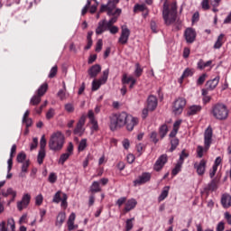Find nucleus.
<instances>
[{
  "mask_svg": "<svg viewBox=\"0 0 231 231\" xmlns=\"http://www.w3.org/2000/svg\"><path fill=\"white\" fill-rule=\"evenodd\" d=\"M124 125H126L127 131H133L134 126L138 125V118L125 112L115 114L110 116L111 131H116V129L124 127Z\"/></svg>",
  "mask_w": 231,
  "mask_h": 231,
  "instance_id": "nucleus-1",
  "label": "nucleus"
},
{
  "mask_svg": "<svg viewBox=\"0 0 231 231\" xmlns=\"http://www.w3.org/2000/svg\"><path fill=\"white\" fill-rule=\"evenodd\" d=\"M178 17V6L176 4H171L169 5L167 2L163 4L162 8V18L164 21V24L166 26H171V24H174L177 28V30L181 29V21L177 20Z\"/></svg>",
  "mask_w": 231,
  "mask_h": 231,
  "instance_id": "nucleus-2",
  "label": "nucleus"
},
{
  "mask_svg": "<svg viewBox=\"0 0 231 231\" xmlns=\"http://www.w3.org/2000/svg\"><path fill=\"white\" fill-rule=\"evenodd\" d=\"M64 143H66L64 134L60 131L54 132L49 140V149L54 152H59V151H62Z\"/></svg>",
  "mask_w": 231,
  "mask_h": 231,
  "instance_id": "nucleus-3",
  "label": "nucleus"
},
{
  "mask_svg": "<svg viewBox=\"0 0 231 231\" xmlns=\"http://www.w3.org/2000/svg\"><path fill=\"white\" fill-rule=\"evenodd\" d=\"M120 3V0H108L107 5H102L99 10V14L106 12L107 15H120L122 9L116 8V5Z\"/></svg>",
  "mask_w": 231,
  "mask_h": 231,
  "instance_id": "nucleus-4",
  "label": "nucleus"
},
{
  "mask_svg": "<svg viewBox=\"0 0 231 231\" xmlns=\"http://www.w3.org/2000/svg\"><path fill=\"white\" fill-rule=\"evenodd\" d=\"M212 128L208 127L207 130L204 133V145L205 148L203 149V146H198L197 147V156L198 158H203V152L208 151L210 149V145L212 144Z\"/></svg>",
  "mask_w": 231,
  "mask_h": 231,
  "instance_id": "nucleus-5",
  "label": "nucleus"
},
{
  "mask_svg": "<svg viewBox=\"0 0 231 231\" xmlns=\"http://www.w3.org/2000/svg\"><path fill=\"white\" fill-rule=\"evenodd\" d=\"M211 113L217 120H226L228 118V108L225 104L217 103L214 105Z\"/></svg>",
  "mask_w": 231,
  "mask_h": 231,
  "instance_id": "nucleus-6",
  "label": "nucleus"
},
{
  "mask_svg": "<svg viewBox=\"0 0 231 231\" xmlns=\"http://www.w3.org/2000/svg\"><path fill=\"white\" fill-rule=\"evenodd\" d=\"M109 77V69H106L103 71V76L99 79H94L92 82V91H98L100 86L107 82Z\"/></svg>",
  "mask_w": 231,
  "mask_h": 231,
  "instance_id": "nucleus-7",
  "label": "nucleus"
},
{
  "mask_svg": "<svg viewBox=\"0 0 231 231\" xmlns=\"http://www.w3.org/2000/svg\"><path fill=\"white\" fill-rule=\"evenodd\" d=\"M187 105V100L183 97H179L173 104L174 115H181L183 113V107Z\"/></svg>",
  "mask_w": 231,
  "mask_h": 231,
  "instance_id": "nucleus-8",
  "label": "nucleus"
},
{
  "mask_svg": "<svg viewBox=\"0 0 231 231\" xmlns=\"http://www.w3.org/2000/svg\"><path fill=\"white\" fill-rule=\"evenodd\" d=\"M130 35H131V30L127 28V25H123L121 27V35L118 39L119 44H127Z\"/></svg>",
  "mask_w": 231,
  "mask_h": 231,
  "instance_id": "nucleus-9",
  "label": "nucleus"
},
{
  "mask_svg": "<svg viewBox=\"0 0 231 231\" xmlns=\"http://www.w3.org/2000/svg\"><path fill=\"white\" fill-rule=\"evenodd\" d=\"M165 163H167V154H162L155 162V164L153 166L154 171L159 172V171H162V169H163Z\"/></svg>",
  "mask_w": 231,
  "mask_h": 231,
  "instance_id": "nucleus-10",
  "label": "nucleus"
},
{
  "mask_svg": "<svg viewBox=\"0 0 231 231\" xmlns=\"http://www.w3.org/2000/svg\"><path fill=\"white\" fill-rule=\"evenodd\" d=\"M147 181H151V173L144 172L134 180V185L137 187V185H143V183H147Z\"/></svg>",
  "mask_w": 231,
  "mask_h": 231,
  "instance_id": "nucleus-11",
  "label": "nucleus"
},
{
  "mask_svg": "<svg viewBox=\"0 0 231 231\" xmlns=\"http://www.w3.org/2000/svg\"><path fill=\"white\" fill-rule=\"evenodd\" d=\"M184 37L188 44H192V42L196 41V31H194V29L192 28L186 29L184 32Z\"/></svg>",
  "mask_w": 231,
  "mask_h": 231,
  "instance_id": "nucleus-12",
  "label": "nucleus"
},
{
  "mask_svg": "<svg viewBox=\"0 0 231 231\" xmlns=\"http://www.w3.org/2000/svg\"><path fill=\"white\" fill-rule=\"evenodd\" d=\"M30 199H32V197L30 194L26 193L23 195V199L21 201L17 202V208L18 210H23V208H26L28 205H30Z\"/></svg>",
  "mask_w": 231,
  "mask_h": 231,
  "instance_id": "nucleus-13",
  "label": "nucleus"
},
{
  "mask_svg": "<svg viewBox=\"0 0 231 231\" xmlns=\"http://www.w3.org/2000/svg\"><path fill=\"white\" fill-rule=\"evenodd\" d=\"M84 124H86V116H82L76 128L74 129V134H82L84 133Z\"/></svg>",
  "mask_w": 231,
  "mask_h": 231,
  "instance_id": "nucleus-14",
  "label": "nucleus"
},
{
  "mask_svg": "<svg viewBox=\"0 0 231 231\" xmlns=\"http://www.w3.org/2000/svg\"><path fill=\"white\" fill-rule=\"evenodd\" d=\"M158 106V98L155 96H149L147 99V107L149 111H154Z\"/></svg>",
  "mask_w": 231,
  "mask_h": 231,
  "instance_id": "nucleus-15",
  "label": "nucleus"
},
{
  "mask_svg": "<svg viewBox=\"0 0 231 231\" xmlns=\"http://www.w3.org/2000/svg\"><path fill=\"white\" fill-rule=\"evenodd\" d=\"M206 167H207V162H205V160H201L200 163H198V162L194 163V169H196L199 176H203V174H205Z\"/></svg>",
  "mask_w": 231,
  "mask_h": 231,
  "instance_id": "nucleus-16",
  "label": "nucleus"
},
{
  "mask_svg": "<svg viewBox=\"0 0 231 231\" xmlns=\"http://www.w3.org/2000/svg\"><path fill=\"white\" fill-rule=\"evenodd\" d=\"M219 80H220L219 76H217L213 79L207 81L206 88H208L209 91H214V89L217 88V84H219Z\"/></svg>",
  "mask_w": 231,
  "mask_h": 231,
  "instance_id": "nucleus-17",
  "label": "nucleus"
},
{
  "mask_svg": "<svg viewBox=\"0 0 231 231\" xmlns=\"http://www.w3.org/2000/svg\"><path fill=\"white\" fill-rule=\"evenodd\" d=\"M102 71V67H100L99 64L93 65L89 69H88V75L90 79H96V77Z\"/></svg>",
  "mask_w": 231,
  "mask_h": 231,
  "instance_id": "nucleus-18",
  "label": "nucleus"
},
{
  "mask_svg": "<svg viewBox=\"0 0 231 231\" xmlns=\"http://www.w3.org/2000/svg\"><path fill=\"white\" fill-rule=\"evenodd\" d=\"M205 192H214L217 190V180L213 179L206 187H204Z\"/></svg>",
  "mask_w": 231,
  "mask_h": 231,
  "instance_id": "nucleus-19",
  "label": "nucleus"
},
{
  "mask_svg": "<svg viewBox=\"0 0 231 231\" xmlns=\"http://www.w3.org/2000/svg\"><path fill=\"white\" fill-rule=\"evenodd\" d=\"M107 23H106V20L100 21L98 23V26L96 29L97 35H101V33H104V32L108 30Z\"/></svg>",
  "mask_w": 231,
  "mask_h": 231,
  "instance_id": "nucleus-20",
  "label": "nucleus"
},
{
  "mask_svg": "<svg viewBox=\"0 0 231 231\" xmlns=\"http://www.w3.org/2000/svg\"><path fill=\"white\" fill-rule=\"evenodd\" d=\"M2 196L4 198H8V196H12L13 199L11 201H14L17 196V191L14 190L12 188H8L7 189H2Z\"/></svg>",
  "mask_w": 231,
  "mask_h": 231,
  "instance_id": "nucleus-21",
  "label": "nucleus"
},
{
  "mask_svg": "<svg viewBox=\"0 0 231 231\" xmlns=\"http://www.w3.org/2000/svg\"><path fill=\"white\" fill-rule=\"evenodd\" d=\"M75 213H71L69 217L67 225L69 231L75 230V228H79V226H75Z\"/></svg>",
  "mask_w": 231,
  "mask_h": 231,
  "instance_id": "nucleus-22",
  "label": "nucleus"
},
{
  "mask_svg": "<svg viewBox=\"0 0 231 231\" xmlns=\"http://www.w3.org/2000/svg\"><path fill=\"white\" fill-rule=\"evenodd\" d=\"M136 205H138V202L134 199H128L125 203V212H131Z\"/></svg>",
  "mask_w": 231,
  "mask_h": 231,
  "instance_id": "nucleus-23",
  "label": "nucleus"
},
{
  "mask_svg": "<svg viewBox=\"0 0 231 231\" xmlns=\"http://www.w3.org/2000/svg\"><path fill=\"white\" fill-rule=\"evenodd\" d=\"M221 203L224 208H229L231 207V196L229 194H224L221 198Z\"/></svg>",
  "mask_w": 231,
  "mask_h": 231,
  "instance_id": "nucleus-24",
  "label": "nucleus"
},
{
  "mask_svg": "<svg viewBox=\"0 0 231 231\" xmlns=\"http://www.w3.org/2000/svg\"><path fill=\"white\" fill-rule=\"evenodd\" d=\"M66 221V213L60 212L59 213L57 218H56V223L55 226L60 228L62 226V224Z\"/></svg>",
  "mask_w": 231,
  "mask_h": 231,
  "instance_id": "nucleus-25",
  "label": "nucleus"
},
{
  "mask_svg": "<svg viewBox=\"0 0 231 231\" xmlns=\"http://www.w3.org/2000/svg\"><path fill=\"white\" fill-rule=\"evenodd\" d=\"M199 111H201V106L193 105V106H189V108L188 109V115H189V116H192L194 115H198V113H199Z\"/></svg>",
  "mask_w": 231,
  "mask_h": 231,
  "instance_id": "nucleus-26",
  "label": "nucleus"
},
{
  "mask_svg": "<svg viewBox=\"0 0 231 231\" xmlns=\"http://www.w3.org/2000/svg\"><path fill=\"white\" fill-rule=\"evenodd\" d=\"M194 75V70L192 69H186L181 77L179 79L180 84H183V79H187V77H192Z\"/></svg>",
  "mask_w": 231,
  "mask_h": 231,
  "instance_id": "nucleus-27",
  "label": "nucleus"
},
{
  "mask_svg": "<svg viewBox=\"0 0 231 231\" xmlns=\"http://www.w3.org/2000/svg\"><path fill=\"white\" fill-rule=\"evenodd\" d=\"M129 82H131L130 88L133 89V88H134V84H136V79L133 77L127 78V75L125 74L123 76V84H129Z\"/></svg>",
  "mask_w": 231,
  "mask_h": 231,
  "instance_id": "nucleus-28",
  "label": "nucleus"
},
{
  "mask_svg": "<svg viewBox=\"0 0 231 231\" xmlns=\"http://www.w3.org/2000/svg\"><path fill=\"white\" fill-rule=\"evenodd\" d=\"M169 190H171V187L165 186L158 198V201H163L169 196Z\"/></svg>",
  "mask_w": 231,
  "mask_h": 231,
  "instance_id": "nucleus-29",
  "label": "nucleus"
},
{
  "mask_svg": "<svg viewBox=\"0 0 231 231\" xmlns=\"http://www.w3.org/2000/svg\"><path fill=\"white\" fill-rule=\"evenodd\" d=\"M101 190L102 189L100 188L99 181H94L90 186V192L97 193V192H101Z\"/></svg>",
  "mask_w": 231,
  "mask_h": 231,
  "instance_id": "nucleus-30",
  "label": "nucleus"
},
{
  "mask_svg": "<svg viewBox=\"0 0 231 231\" xmlns=\"http://www.w3.org/2000/svg\"><path fill=\"white\" fill-rule=\"evenodd\" d=\"M46 91H48V83L42 84L37 90V95L44 97Z\"/></svg>",
  "mask_w": 231,
  "mask_h": 231,
  "instance_id": "nucleus-31",
  "label": "nucleus"
},
{
  "mask_svg": "<svg viewBox=\"0 0 231 231\" xmlns=\"http://www.w3.org/2000/svg\"><path fill=\"white\" fill-rule=\"evenodd\" d=\"M44 158H46V150H40L37 157V162L39 165H42V162H44Z\"/></svg>",
  "mask_w": 231,
  "mask_h": 231,
  "instance_id": "nucleus-32",
  "label": "nucleus"
},
{
  "mask_svg": "<svg viewBox=\"0 0 231 231\" xmlns=\"http://www.w3.org/2000/svg\"><path fill=\"white\" fill-rule=\"evenodd\" d=\"M225 37V34H220L218 37H217V42H215L214 44V48L215 50H219V48H221L223 46V39Z\"/></svg>",
  "mask_w": 231,
  "mask_h": 231,
  "instance_id": "nucleus-33",
  "label": "nucleus"
},
{
  "mask_svg": "<svg viewBox=\"0 0 231 231\" xmlns=\"http://www.w3.org/2000/svg\"><path fill=\"white\" fill-rule=\"evenodd\" d=\"M167 133H169V128L166 126V125H162L159 130V134H160L162 140H163V138H165V136H167Z\"/></svg>",
  "mask_w": 231,
  "mask_h": 231,
  "instance_id": "nucleus-34",
  "label": "nucleus"
},
{
  "mask_svg": "<svg viewBox=\"0 0 231 231\" xmlns=\"http://www.w3.org/2000/svg\"><path fill=\"white\" fill-rule=\"evenodd\" d=\"M212 64V60H208L207 62L203 61V60H199L198 62L199 69H205V68H208Z\"/></svg>",
  "mask_w": 231,
  "mask_h": 231,
  "instance_id": "nucleus-35",
  "label": "nucleus"
},
{
  "mask_svg": "<svg viewBox=\"0 0 231 231\" xmlns=\"http://www.w3.org/2000/svg\"><path fill=\"white\" fill-rule=\"evenodd\" d=\"M70 156L71 155L68 152L62 153L59 160L60 165H64V163H66V162H68V160L69 159Z\"/></svg>",
  "mask_w": 231,
  "mask_h": 231,
  "instance_id": "nucleus-36",
  "label": "nucleus"
},
{
  "mask_svg": "<svg viewBox=\"0 0 231 231\" xmlns=\"http://www.w3.org/2000/svg\"><path fill=\"white\" fill-rule=\"evenodd\" d=\"M134 221V217L126 219V222H125V231L133 230V226H134V224H133Z\"/></svg>",
  "mask_w": 231,
  "mask_h": 231,
  "instance_id": "nucleus-37",
  "label": "nucleus"
},
{
  "mask_svg": "<svg viewBox=\"0 0 231 231\" xmlns=\"http://www.w3.org/2000/svg\"><path fill=\"white\" fill-rule=\"evenodd\" d=\"M7 231H15V220L14 218L7 220Z\"/></svg>",
  "mask_w": 231,
  "mask_h": 231,
  "instance_id": "nucleus-38",
  "label": "nucleus"
},
{
  "mask_svg": "<svg viewBox=\"0 0 231 231\" xmlns=\"http://www.w3.org/2000/svg\"><path fill=\"white\" fill-rule=\"evenodd\" d=\"M31 104L32 106H38V104H41V96L39 94L33 96L31 98Z\"/></svg>",
  "mask_w": 231,
  "mask_h": 231,
  "instance_id": "nucleus-39",
  "label": "nucleus"
},
{
  "mask_svg": "<svg viewBox=\"0 0 231 231\" xmlns=\"http://www.w3.org/2000/svg\"><path fill=\"white\" fill-rule=\"evenodd\" d=\"M182 165L183 164L181 162H177V164L175 165L174 169L171 171L172 176H176L179 172L181 171Z\"/></svg>",
  "mask_w": 231,
  "mask_h": 231,
  "instance_id": "nucleus-40",
  "label": "nucleus"
},
{
  "mask_svg": "<svg viewBox=\"0 0 231 231\" xmlns=\"http://www.w3.org/2000/svg\"><path fill=\"white\" fill-rule=\"evenodd\" d=\"M28 167H30V162L26 161L25 162L23 163L22 165V172L20 174V176H22V178H23L24 176V172H28Z\"/></svg>",
  "mask_w": 231,
  "mask_h": 231,
  "instance_id": "nucleus-41",
  "label": "nucleus"
},
{
  "mask_svg": "<svg viewBox=\"0 0 231 231\" xmlns=\"http://www.w3.org/2000/svg\"><path fill=\"white\" fill-rule=\"evenodd\" d=\"M147 6L145 5H135L134 7V12H145Z\"/></svg>",
  "mask_w": 231,
  "mask_h": 231,
  "instance_id": "nucleus-42",
  "label": "nucleus"
},
{
  "mask_svg": "<svg viewBox=\"0 0 231 231\" xmlns=\"http://www.w3.org/2000/svg\"><path fill=\"white\" fill-rule=\"evenodd\" d=\"M189 158V152H187L185 150H183L180 155L179 163H182L185 162V159Z\"/></svg>",
  "mask_w": 231,
  "mask_h": 231,
  "instance_id": "nucleus-43",
  "label": "nucleus"
},
{
  "mask_svg": "<svg viewBox=\"0 0 231 231\" xmlns=\"http://www.w3.org/2000/svg\"><path fill=\"white\" fill-rule=\"evenodd\" d=\"M86 147H88V140L82 139L78 147L79 152L84 151V149H86Z\"/></svg>",
  "mask_w": 231,
  "mask_h": 231,
  "instance_id": "nucleus-44",
  "label": "nucleus"
},
{
  "mask_svg": "<svg viewBox=\"0 0 231 231\" xmlns=\"http://www.w3.org/2000/svg\"><path fill=\"white\" fill-rule=\"evenodd\" d=\"M45 149H46V137L42 135L40 141V151H45Z\"/></svg>",
  "mask_w": 231,
  "mask_h": 231,
  "instance_id": "nucleus-45",
  "label": "nucleus"
},
{
  "mask_svg": "<svg viewBox=\"0 0 231 231\" xmlns=\"http://www.w3.org/2000/svg\"><path fill=\"white\" fill-rule=\"evenodd\" d=\"M61 201V207L63 208H66L68 207V195L66 193L62 194V199H60Z\"/></svg>",
  "mask_w": 231,
  "mask_h": 231,
  "instance_id": "nucleus-46",
  "label": "nucleus"
},
{
  "mask_svg": "<svg viewBox=\"0 0 231 231\" xmlns=\"http://www.w3.org/2000/svg\"><path fill=\"white\" fill-rule=\"evenodd\" d=\"M60 194H62V191H58L55 193L52 199L53 203H60V200L62 199V198H60Z\"/></svg>",
  "mask_w": 231,
  "mask_h": 231,
  "instance_id": "nucleus-47",
  "label": "nucleus"
},
{
  "mask_svg": "<svg viewBox=\"0 0 231 231\" xmlns=\"http://www.w3.org/2000/svg\"><path fill=\"white\" fill-rule=\"evenodd\" d=\"M16 160H17L18 163H23L24 162V160H26V153H24V152L18 153Z\"/></svg>",
  "mask_w": 231,
  "mask_h": 231,
  "instance_id": "nucleus-48",
  "label": "nucleus"
},
{
  "mask_svg": "<svg viewBox=\"0 0 231 231\" xmlns=\"http://www.w3.org/2000/svg\"><path fill=\"white\" fill-rule=\"evenodd\" d=\"M43 200H44V198L42 197V194L36 196L35 205H37L38 207H41V205H42Z\"/></svg>",
  "mask_w": 231,
  "mask_h": 231,
  "instance_id": "nucleus-49",
  "label": "nucleus"
},
{
  "mask_svg": "<svg viewBox=\"0 0 231 231\" xmlns=\"http://www.w3.org/2000/svg\"><path fill=\"white\" fill-rule=\"evenodd\" d=\"M55 116V109L50 108L49 111L46 114L47 120H51Z\"/></svg>",
  "mask_w": 231,
  "mask_h": 231,
  "instance_id": "nucleus-50",
  "label": "nucleus"
},
{
  "mask_svg": "<svg viewBox=\"0 0 231 231\" xmlns=\"http://www.w3.org/2000/svg\"><path fill=\"white\" fill-rule=\"evenodd\" d=\"M150 139L153 142V143H158V134L156 132H152L150 134Z\"/></svg>",
  "mask_w": 231,
  "mask_h": 231,
  "instance_id": "nucleus-51",
  "label": "nucleus"
},
{
  "mask_svg": "<svg viewBox=\"0 0 231 231\" xmlns=\"http://www.w3.org/2000/svg\"><path fill=\"white\" fill-rule=\"evenodd\" d=\"M65 110L67 113H73L75 111V106L71 103H68L65 105Z\"/></svg>",
  "mask_w": 231,
  "mask_h": 231,
  "instance_id": "nucleus-52",
  "label": "nucleus"
},
{
  "mask_svg": "<svg viewBox=\"0 0 231 231\" xmlns=\"http://www.w3.org/2000/svg\"><path fill=\"white\" fill-rule=\"evenodd\" d=\"M207 79V74H202L197 80V84L198 86H201L202 84H204L205 80Z\"/></svg>",
  "mask_w": 231,
  "mask_h": 231,
  "instance_id": "nucleus-53",
  "label": "nucleus"
},
{
  "mask_svg": "<svg viewBox=\"0 0 231 231\" xmlns=\"http://www.w3.org/2000/svg\"><path fill=\"white\" fill-rule=\"evenodd\" d=\"M37 145H39V139L37 137H34L31 144V151H33V149H37Z\"/></svg>",
  "mask_w": 231,
  "mask_h": 231,
  "instance_id": "nucleus-54",
  "label": "nucleus"
},
{
  "mask_svg": "<svg viewBox=\"0 0 231 231\" xmlns=\"http://www.w3.org/2000/svg\"><path fill=\"white\" fill-rule=\"evenodd\" d=\"M180 143V141L177 139V138H173L171 141V149L172 151H174V149H176V147H178Z\"/></svg>",
  "mask_w": 231,
  "mask_h": 231,
  "instance_id": "nucleus-55",
  "label": "nucleus"
},
{
  "mask_svg": "<svg viewBox=\"0 0 231 231\" xmlns=\"http://www.w3.org/2000/svg\"><path fill=\"white\" fill-rule=\"evenodd\" d=\"M143 69H142V68L140 67V64H136V69H135V71H134V73H135V77H141L142 76V73H143Z\"/></svg>",
  "mask_w": 231,
  "mask_h": 231,
  "instance_id": "nucleus-56",
  "label": "nucleus"
},
{
  "mask_svg": "<svg viewBox=\"0 0 231 231\" xmlns=\"http://www.w3.org/2000/svg\"><path fill=\"white\" fill-rule=\"evenodd\" d=\"M116 21H117L116 16L111 18L108 22H106V26H107L108 28H111V26H113V25L115 24V23H116Z\"/></svg>",
  "mask_w": 231,
  "mask_h": 231,
  "instance_id": "nucleus-57",
  "label": "nucleus"
},
{
  "mask_svg": "<svg viewBox=\"0 0 231 231\" xmlns=\"http://www.w3.org/2000/svg\"><path fill=\"white\" fill-rule=\"evenodd\" d=\"M90 124L92 125L91 129L93 131H98V122L97 121V119L90 121Z\"/></svg>",
  "mask_w": 231,
  "mask_h": 231,
  "instance_id": "nucleus-58",
  "label": "nucleus"
},
{
  "mask_svg": "<svg viewBox=\"0 0 231 231\" xmlns=\"http://www.w3.org/2000/svg\"><path fill=\"white\" fill-rule=\"evenodd\" d=\"M57 75V66H54L51 68L50 74H49V79H53Z\"/></svg>",
  "mask_w": 231,
  "mask_h": 231,
  "instance_id": "nucleus-59",
  "label": "nucleus"
},
{
  "mask_svg": "<svg viewBox=\"0 0 231 231\" xmlns=\"http://www.w3.org/2000/svg\"><path fill=\"white\" fill-rule=\"evenodd\" d=\"M126 201H127V198L122 197L117 199L116 205H118V207H122V205H124V203H125Z\"/></svg>",
  "mask_w": 231,
  "mask_h": 231,
  "instance_id": "nucleus-60",
  "label": "nucleus"
},
{
  "mask_svg": "<svg viewBox=\"0 0 231 231\" xmlns=\"http://www.w3.org/2000/svg\"><path fill=\"white\" fill-rule=\"evenodd\" d=\"M102 45H103L102 40H98L96 45V51L97 52L102 51Z\"/></svg>",
  "mask_w": 231,
  "mask_h": 231,
  "instance_id": "nucleus-61",
  "label": "nucleus"
},
{
  "mask_svg": "<svg viewBox=\"0 0 231 231\" xmlns=\"http://www.w3.org/2000/svg\"><path fill=\"white\" fill-rule=\"evenodd\" d=\"M201 6L203 10H208L210 8V5H208V0H202Z\"/></svg>",
  "mask_w": 231,
  "mask_h": 231,
  "instance_id": "nucleus-62",
  "label": "nucleus"
},
{
  "mask_svg": "<svg viewBox=\"0 0 231 231\" xmlns=\"http://www.w3.org/2000/svg\"><path fill=\"white\" fill-rule=\"evenodd\" d=\"M49 181L50 183H55V181H57V175L55 173H51L49 175Z\"/></svg>",
  "mask_w": 231,
  "mask_h": 231,
  "instance_id": "nucleus-63",
  "label": "nucleus"
},
{
  "mask_svg": "<svg viewBox=\"0 0 231 231\" xmlns=\"http://www.w3.org/2000/svg\"><path fill=\"white\" fill-rule=\"evenodd\" d=\"M224 217L226 220V222L228 223V225H231V214L228 212H226L224 214Z\"/></svg>",
  "mask_w": 231,
  "mask_h": 231,
  "instance_id": "nucleus-64",
  "label": "nucleus"
}]
</instances>
